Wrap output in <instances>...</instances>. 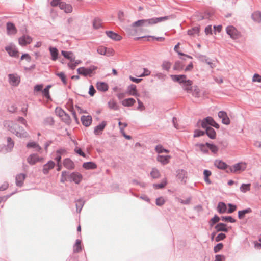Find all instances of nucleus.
Listing matches in <instances>:
<instances>
[{
    "mask_svg": "<svg viewBox=\"0 0 261 261\" xmlns=\"http://www.w3.org/2000/svg\"><path fill=\"white\" fill-rule=\"evenodd\" d=\"M3 125L6 128L18 137L27 138L29 136L22 126L13 121L5 120L3 122Z\"/></svg>",
    "mask_w": 261,
    "mask_h": 261,
    "instance_id": "nucleus-1",
    "label": "nucleus"
},
{
    "mask_svg": "<svg viewBox=\"0 0 261 261\" xmlns=\"http://www.w3.org/2000/svg\"><path fill=\"white\" fill-rule=\"evenodd\" d=\"M170 17V16H166L160 17H153L147 19H140L133 22L132 26L133 27H135L152 25L159 22L167 20Z\"/></svg>",
    "mask_w": 261,
    "mask_h": 261,
    "instance_id": "nucleus-2",
    "label": "nucleus"
},
{
    "mask_svg": "<svg viewBox=\"0 0 261 261\" xmlns=\"http://www.w3.org/2000/svg\"><path fill=\"white\" fill-rule=\"evenodd\" d=\"M68 177L69 181L74 182L76 184H80L83 178L82 175L77 172L70 173L68 171Z\"/></svg>",
    "mask_w": 261,
    "mask_h": 261,
    "instance_id": "nucleus-3",
    "label": "nucleus"
},
{
    "mask_svg": "<svg viewBox=\"0 0 261 261\" xmlns=\"http://www.w3.org/2000/svg\"><path fill=\"white\" fill-rule=\"evenodd\" d=\"M97 67L95 66H91L89 67L85 68L84 67H80L77 69V72L79 74L86 76L90 75L93 72L96 70Z\"/></svg>",
    "mask_w": 261,
    "mask_h": 261,
    "instance_id": "nucleus-4",
    "label": "nucleus"
},
{
    "mask_svg": "<svg viewBox=\"0 0 261 261\" xmlns=\"http://www.w3.org/2000/svg\"><path fill=\"white\" fill-rule=\"evenodd\" d=\"M226 33L232 39H237L240 37V34L239 31L232 25H229L226 28Z\"/></svg>",
    "mask_w": 261,
    "mask_h": 261,
    "instance_id": "nucleus-5",
    "label": "nucleus"
},
{
    "mask_svg": "<svg viewBox=\"0 0 261 261\" xmlns=\"http://www.w3.org/2000/svg\"><path fill=\"white\" fill-rule=\"evenodd\" d=\"M5 49L10 56L15 58L18 57V49L14 44L10 43L9 45L6 46Z\"/></svg>",
    "mask_w": 261,
    "mask_h": 261,
    "instance_id": "nucleus-6",
    "label": "nucleus"
},
{
    "mask_svg": "<svg viewBox=\"0 0 261 261\" xmlns=\"http://www.w3.org/2000/svg\"><path fill=\"white\" fill-rule=\"evenodd\" d=\"M242 163H238L233 165L232 166H229L228 169L226 170V172L230 173H234L240 170H244L246 168L245 165H244L243 167H242Z\"/></svg>",
    "mask_w": 261,
    "mask_h": 261,
    "instance_id": "nucleus-7",
    "label": "nucleus"
},
{
    "mask_svg": "<svg viewBox=\"0 0 261 261\" xmlns=\"http://www.w3.org/2000/svg\"><path fill=\"white\" fill-rule=\"evenodd\" d=\"M32 41V38L31 36L27 35H24L19 38L18 42L21 46H25L30 44Z\"/></svg>",
    "mask_w": 261,
    "mask_h": 261,
    "instance_id": "nucleus-8",
    "label": "nucleus"
},
{
    "mask_svg": "<svg viewBox=\"0 0 261 261\" xmlns=\"http://www.w3.org/2000/svg\"><path fill=\"white\" fill-rule=\"evenodd\" d=\"M218 117L222 119V123L225 125L230 124V120L226 112L220 111L218 114Z\"/></svg>",
    "mask_w": 261,
    "mask_h": 261,
    "instance_id": "nucleus-9",
    "label": "nucleus"
},
{
    "mask_svg": "<svg viewBox=\"0 0 261 261\" xmlns=\"http://www.w3.org/2000/svg\"><path fill=\"white\" fill-rule=\"evenodd\" d=\"M42 160V158H40L37 154H32L27 158V161L30 165H34L37 162H40Z\"/></svg>",
    "mask_w": 261,
    "mask_h": 261,
    "instance_id": "nucleus-10",
    "label": "nucleus"
},
{
    "mask_svg": "<svg viewBox=\"0 0 261 261\" xmlns=\"http://www.w3.org/2000/svg\"><path fill=\"white\" fill-rule=\"evenodd\" d=\"M214 165L215 167H216L218 169L221 170H226L228 169L229 166H228L226 163L224 162L223 161L221 160H216L214 161Z\"/></svg>",
    "mask_w": 261,
    "mask_h": 261,
    "instance_id": "nucleus-11",
    "label": "nucleus"
},
{
    "mask_svg": "<svg viewBox=\"0 0 261 261\" xmlns=\"http://www.w3.org/2000/svg\"><path fill=\"white\" fill-rule=\"evenodd\" d=\"M55 164L54 161L50 160L46 164H44L43 167L42 172L44 174H47L50 170L55 167Z\"/></svg>",
    "mask_w": 261,
    "mask_h": 261,
    "instance_id": "nucleus-12",
    "label": "nucleus"
},
{
    "mask_svg": "<svg viewBox=\"0 0 261 261\" xmlns=\"http://www.w3.org/2000/svg\"><path fill=\"white\" fill-rule=\"evenodd\" d=\"M177 177L184 184L186 182L187 172L184 169H178L176 171Z\"/></svg>",
    "mask_w": 261,
    "mask_h": 261,
    "instance_id": "nucleus-13",
    "label": "nucleus"
},
{
    "mask_svg": "<svg viewBox=\"0 0 261 261\" xmlns=\"http://www.w3.org/2000/svg\"><path fill=\"white\" fill-rule=\"evenodd\" d=\"M9 82L13 86H17L20 83L19 77L13 74H9L8 75Z\"/></svg>",
    "mask_w": 261,
    "mask_h": 261,
    "instance_id": "nucleus-14",
    "label": "nucleus"
},
{
    "mask_svg": "<svg viewBox=\"0 0 261 261\" xmlns=\"http://www.w3.org/2000/svg\"><path fill=\"white\" fill-rule=\"evenodd\" d=\"M170 77L172 81L179 84H182L183 82H185L187 78V76L185 74L171 75Z\"/></svg>",
    "mask_w": 261,
    "mask_h": 261,
    "instance_id": "nucleus-15",
    "label": "nucleus"
},
{
    "mask_svg": "<svg viewBox=\"0 0 261 261\" xmlns=\"http://www.w3.org/2000/svg\"><path fill=\"white\" fill-rule=\"evenodd\" d=\"M197 58L201 62H205L210 66L211 68H213L214 67V64L213 63L212 60L209 58H207L206 56L198 55H197Z\"/></svg>",
    "mask_w": 261,
    "mask_h": 261,
    "instance_id": "nucleus-16",
    "label": "nucleus"
},
{
    "mask_svg": "<svg viewBox=\"0 0 261 261\" xmlns=\"http://www.w3.org/2000/svg\"><path fill=\"white\" fill-rule=\"evenodd\" d=\"M107 125V122L105 121H103L101 123L97 125L94 129V133L96 135H99L102 133V132L105 129Z\"/></svg>",
    "mask_w": 261,
    "mask_h": 261,
    "instance_id": "nucleus-17",
    "label": "nucleus"
},
{
    "mask_svg": "<svg viewBox=\"0 0 261 261\" xmlns=\"http://www.w3.org/2000/svg\"><path fill=\"white\" fill-rule=\"evenodd\" d=\"M25 178V174L20 173L16 176L15 180L17 186L21 187L23 185V181Z\"/></svg>",
    "mask_w": 261,
    "mask_h": 261,
    "instance_id": "nucleus-18",
    "label": "nucleus"
},
{
    "mask_svg": "<svg viewBox=\"0 0 261 261\" xmlns=\"http://www.w3.org/2000/svg\"><path fill=\"white\" fill-rule=\"evenodd\" d=\"M81 120L83 125L88 127L92 123V117L90 115H83L81 118Z\"/></svg>",
    "mask_w": 261,
    "mask_h": 261,
    "instance_id": "nucleus-19",
    "label": "nucleus"
},
{
    "mask_svg": "<svg viewBox=\"0 0 261 261\" xmlns=\"http://www.w3.org/2000/svg\"><path fill=\"white\" fill-rule=\"evenodd\" d=\"M63 164L64 167L69 170H72L75 168L74 162L69 158H66L64 159Z\"/></svg>",
    "mask_w": 261,
    "mask_h": 261,
    "instance_id": "nucleus-20",
    "label": "nucleus"
},
{
    "mask_svg": "<svg viewBox=\"0 0 261 261\" xmlns=\"http://www.w3.org/2000/svg\"><path fill=\"white\" fill-rule=\"evenodd\" d=\"M106 34L109 38L115 41H119L122 39L121 36L112 31H107Z\"/></svg>",
    "mask_w": 261,
    "mask_h": 261,
    "instance_id": "nucleus-21",
    "label": "nucleus"
},
{
    "mask_svg": "<svg viewBox=\"0 0 261 261\" xmlns=\"http://www.w3.org/2000/svg\"><path fill=\"white\" fill-rule=\"evenodd\" d=\"M60 8L63 10L66 13H71L72 11V7L70 4H66L65 2H61L60 4Z\"/></svg>",
    "mask_w": 261,
    "mask_h": 261,
    "instance_id": "nucleus-22",
    "label": "nucleus"
},
{
    "mask_svg": "<svg viewBox=\"0 0 261 261\" xmlns=\"http://www.w3.org/2000/svg\"><path fill=\"white\" fill-rule=\"evenodd\" d=\"M61 54L65 58L69 60L70 62L75 61V57L73 53L71 51L62 50Z\"/></svg>",
    "mask_w": 261,
    "mask_h": 261,
    "instance_id": "nucleus-23",
    "label": "nucleus"
},
{
    "mask_svg": "<svg viewBox=\"0 0 261 261\" xmlns=\"http://www.w3.org/2000/svg\"><path fill=\"white\" fill-rule=\"evenodd\" d=\"M49 50L51 55V59L53 61H56L58 58L59 51L58 49L55 47L50 46Z\"/></svg>",
    "mask_w": 261,
    "mask_h": 261,
    "instance_id": "nucleus-24",
    "label": "nucleus"
},
{
    "mask_svg": "<svg viewBox=\"0 0 261 261\" xmlns=\"http://www.w3.org/2000/svg\"><path fill=\"white\" fill-rule=\"evenodd\" d=\"M215 229L217 232H228V229L227 228V225L224 223H219L215 226Z\"/></svg>",
    "mask_w": 261,
    "mask_h": 261,
    "instance_id": "nucleus-25",
    "label": "nucleus"
},
{
    "mask_svg": "<svg viewBox=\"0 0 261 261\" xmlns=\"http://www.w3.org/2000/svg\"><path fill=\"white\" fill-rule=\"evenodd\" d=\"M205 134L211 139H215L216 138V133L215 129L212 127L206 128L205 130Z\"/></svg>",
    "mask_w": 261,
    "mask_h": 261,
    "instance_id": "nucleus-26",
    "label": "nucleus"
},
{
    "mask_svg": "<svg viewBox=\"0 0 261 261\" xmlns=\"http://www.w3.org/2000/svg\"><path fill=\"white\" fill-rule=\"evenodd\" d=\"M96 88L98 90L101 92H106L108 90V84L103 82H98L96 84Z\"/></svg>",
    "mask_w": 261,
    "mask_h": 261,
    "instance_id": "nucleus-27",
    "label": "nucleus"
},
{
    "mask_svg": "<svg viewBox=\"0 0 261 261\" xmlns=\"http://www.w3.org/2000/svg\"><path fill=\"white\" fill-rule=\"evenodd\" d=\"M252 20L256 23L261 22V12L256 11L254 12L251 15Z\"/></svg>",
    "mask_w": 261,
    "mask_h": 261,
    "instance_id": "nucleus-28",
    "label": "nucleus"
},
{
    "mask_svg": "<svg viewBox=\"0 0 261 261\" xmlns=\"http://www.w3.org/2000/svg\"><path fill=\"white\" fill-rule=\"evenodd\" d=\"M127 92L130 95L138 96V94L136 86L134 84H131L127 87Z\"/></svg>",
    "mask_w": 261,
    "mask_h": 261,
    "instance_id": "nucleus-29",
    "label": "nucleus"
},
{
    "mask_svg": "<svg viewBox=\"0 0 261 261\" xmlns=\"http://www.w3.org/2000/svg\"><path fill=\"white\" fill-rule=\"evenodd\" d=\"M226 204L223 202H219L217 206V211L220 214H224L227 212Z\"/></svg>",
    "mask_w": 261,
    "mask_h": 261,
    "instance_id": "nucleus-30",
    "label": "nucleus"
},
{
    "mask_svg": "<svg viewBox=\"0 0 261 261\" xmlns=\"http://www.w3.org/2000/svg\"><path fill=\"white\" fill-rule=\"evenodd\" d=\"M7 30L9 34H15L17 32V30L15 25L10 22L7 23Z\"/></svg>",
    "mask_w": 261,
    "mask_h": 261,
    "instance_id": "nucleus-31",
    "label": "nucleus"
},
{
    "mask_svg": "<svg viewBox=\"0 0 261 261\" xmlns=\"http://www.w3.org/2000/svg\"><path fill=\"white\" fill-rule=\"evenodd\" d=\"M83 167L87 170L95 169L97 168V165L93 162H85L83 164Z\"/></svg>",
    "mask_w": 261,
    "mask_h": 261,
    "instance_id": "nucleus-32",
    "label": "nucleus"
},
{
    "mask_svg": "<svg viewBox=\"0 0 261 261\" xmlns=\"http://www.w3.org/2000/svg\"><path fill=\"white\" fill-rule=\"evenodd\" d=\"M252 212V210L251 208L248 207L247 208L239 211H238V218L239 219H243L245 215L247 214H249Z\"/></svg>",
    "mask_w": 261,
    "mask_h": 261,
    "instance_id": "nucleus-33",
    "label": "nucleus"
},
{
    "mask_svg": "<svg viewBox=\"0 0 261 261\" xmlns=\"http://www.w3.org/2000/svg\"><path fill=\"white\" fill-rule=\"evenodd\" d=\"M170 156L169 155H158L157 161L163 165H166L169 163V160Z\"/></svg>",
    "mask_w": 261,
    "mask_h": 261,
    "instance_id": "nucleus-34",
    "label": "nucleus"
},
{
    "mask_svg": "<svg viewBox=\"0 0 261 261\" xmlns=\"http://www.w3.org/2000/svg\"><path fill=\"white\" fill-rule=\"evenodd\" d=\"M136 102L135 99L133 98H128L124 99L122 104L124 107H130L134 105V104Z\"/></svg>",
    "mask_w": 261,
    "mask_h": 261,
    "instance_id": "nucleus-35",
    "label": "nucleus"
},
{
    "mask_svg": "<svg viewBox=\"0 0 261 261\" xmlns=\"http://www.w3.org/2000/svg\"><path fill=\"white\" fill-rule=\"evenodd\" d=\"M196 146L198 147L200 151L203 153L208 154L209 153L208 147L206 145V143L205 144L197 143L196 144Z\"/></svg>",
    "mask_w": 261,
    "mask_h": 261,
    "instance_id": "nucleus-36",
    "label": "nucleus"
},
{
    "mask_svg": "<svg viewBox=\"0 0 261 261\" xmlns=\"http://www.w3.org/2000/svg\"><path fill=\"white\" fill-rule=\"evenodd\" d=\"M75 202L76 211L78 213H80L85 204V201L83 199L81 198L76 200Z\"/></svg>",
    "mask_w": 261,
    "mask_h": 261,
    "instance_id": "nucleus-37",
    "label": "nucleus"
},
{
    "mask_svg": "<svg viewBox=\"0 0 261 261\" xmlns=\"http://www.w3.org/2000/svg\"><path fill=\"white\" fill-rule=\"evenodd\" d=\"M206 145L208 147V150H210L214 154H216L218 152L219 148L216 145L206 142Z\"/></svg>",
    "mask_w": 261,
    "mask_h": 261,
    "instance_id": "nucleus-38",
    "label": "nucleus"
},
{
    "mask_svg": "<svg viewBox=\"0 0 261 261\" xmlns=\"http://www.w3.org/2000/svg\"><path fill=\"white\" fill-rule=\"evenodd\" d=\"M167 184L166 178H165L161 183L153 184L152 186L156 189H161L164 188Z\"/></svg>",
    "mask_w": 261,
    "mask_h": 261,
    "instance_id": "nucleus-39",
    "label": "nucleus"
},
{
    "mask_svg": "<svg viewBox=\"0 0 261 261\" xmlns=\"http://www.w3.org/2000/svg\"><path fill=\"white\" fill-rule=\"evenodd\" d=\"M27 147L28 148H35L36 150L38 152L41 150V147L35 142L28 143V144H27Z\"/></svg>",
    "mask_w": 261,
    "mask_h": 261,
    "instance_id": "nucleus-40",
    "label": "nucleus"
},
{
    "mask_svg": "<svg viewBox=\"0 0 261 261\" xmlns=\"http://www.w3.org/2000/svg\"><path fill=\"white\" fill-rule=\"evenodd\" d=\"M184 64L180 61H176L173 66V70L181 71L183 69Z\"/></svg>",
    "mask_w": 261,
    "mask_h": 261,
    "instance_id": "nucleus-41",
    "label": "nucleus"
},
{
    "mask_svg": "<svg viewBox=\"0 0 261 261\" xmlns=\"http://www.w3.org/2000/svg\"><path fill=\"white\" fill-rule=\"evenodd\" d=\"M81 243V240H80L79 239H77L76 240L75 243L74 245L73 252L77 253V252H80L82 250Z\"/></svg>",
    "mask_w": 261,
    "mask_h": 261,
    "instance_id": "nucleus-42",
    "label": "nucleus"
},
{
    "mask_svg": "<svg viewBox=\"0 0 261 261\" xmlns=\"http://www.w3.org/2000/svg\"><path fill=\"white\" fill-rule=\"evenodd\" d=\"M220 220H221V218H220L217 215H215L209 221V225L210 227H213Z\"/></svg>",
    "mask_w": 261,
    "mask_h": 261,
    "instance_id": "nucleus-43",
    "label": "nucleus"
},
{
    "mask_svg": "<svg viewBox=\"0 0 261 261\" xmlns=\"http://www.w3.org/2000/svg\"><path fill=\"white\" fill-rule=\"evenodd\" d=\"M172 65V63L167 61H164L162 64V69L168 71L170 69Z\"/></svg>",
    "mask_w": 261,
    "mask_h": 261,
    "instance_id": "nucleus-44",
    "label": "nucleus"
},
{
    "mask_svg": "<svg viewBox=\"0 0 261 261\" xmlns=\"http://www.w3.org/2000/svg\"><path fill=\"white\" fill-rule=\"evenodd\" d=\"M7 140L8 144L7 145L6 149L8 151H10L14 147V143L12 141V138L10 137H8L7 138Z\"/></svg>",
    "mask_w": 261,
    "mask_h": 261,
    "instance_id": "nucleus-45",
    "label": "nucleus"
},
{
    "mask_svg": "<svg viewBox=\"0 0 261 261\" xmlns=\"http://www.w3.org/2000/svg\"><path fill=\"white\" fill-rule=\"evenodd\" d=\"M199 32V28L197 27H195L191 29H189L187 31V34L189 35L192 36L195 34H197Z\"/></svg>",
    "mask_w": 261,
    "mask_h": 261,
    "instance_id": "nucleus-46",
    "label": "nucleus"
},
{
    "mask_svg": "<svg viewBox=\"0 0 261 261\" xmlns=\"http://www.w3.org/2000/svg\"><path fill=\"white\" fill-rule=\"evenodd\" d=\"M101 20L100 18L97 17L94 18L93 21V26L96 29H98L101 27Z\"/></svg>",
    "mask_w": 261,
    "mask_h": 261,
    "instance_id": "nucleus-47",
    "label": "nucleus"
},
{
    "mask_svg": "<svg viewBox=\"0 0 261 261\" xmlns=\"http://www.w3.org/2000/svg\"><path fill=\"white\" fill-rule=\"evenodd\" d=\"M251 184H242L240 187V190L241 192L245 193L248 191L250 189Z\"/></svg>",
    "mask_w": 261,
    "mask_h": 261,
    "instance_id": "nucleus-48",
    "label": "nucleus"
},
{
    "mask_svg": "<svg viewBox=\"0 0 261 261\" xmlns=\"http://www.w3.org/2000/svg\"><path fill=\"white\" fill-rule=\"evenodd\" d=\"M150 175L153 178L156 179L160 177V173L157 169L153 168L150 172Z\"/></svg>",
    "mask_w": 261,
    "mask_h": 261,
    "instance_id": "nucleus-49",
    "label": "nucleus"
},
{
    "mask_svg": "<svg viewBox=\"0 0 261 261\" xmlns=\"http://www.w3.org/2000/svg\"><path fill=\"white\" fill-rule=\"evenodd\" d=\"M56 75L61 79L62 82H63L64 85H66L67 84L66 75L63 72L57 73Z\"/></svg>",
    "mask_w": 261,
    "mask_h": 261,
    "instance_id": "nucleus-50",
    "label": "nucleus"
},
{
    "mask_svg": "<svg viewBox=\"0 0 261 261\" xmlns=\"http://www.w3.org/2000/svg\"><path fill=\"white\" fill-rule=\"evenodd\" d=\"M68 171H63L61 174V177L60 179V181L62 183H64L66 181H68Z\"/></svg>",
    "mask_w": 261,
    "mask_h": 261,
    "instance_id": "nucleus-51",
    "label": "nucleus"
},
{
    "mask_svg": "<svg viewBox=\"0 0 261 261\" xmlns=\"http://www.w3.org/2000/svg\"><path fill=\"white\" fill-rule=\"evenodd\" d=\"M221 219L227 222L235 223L236 222V219L230 216H221Z\"/></svg>",
    "mask_w": 261,
    "mask_h": 261,
    "instance_id": "nucleus-52",
    "label": "nucleus"
},
{
    "mask_svg": "<svg viewBox=\"0 0 261 261\" xmlns=\"http://www.w3.org/2000/svg\"><path fill=\"white\" fill-rule=\"evenodd\" d=\"M61 118L63 122L67 124H69L71 122L70 116L66 113Z\"/></svg>",
    "mask_w": 261,
    "mask_h": 261,
    "instance_id": "nucleus-53",
    "label": "nucleus"
},
{
    "mask_svg": "<svg viewBox=\"0 0 261 261\" xmlns=\"http://www.w3.org/2000/svg\"><path fill=\"white\" fill-rule=\"evenodd\" d=\"M54 121L51 117H48L44 119L43 123L46 125H52L54 124Z\"/></svg>",
    "mask_w": 261,
    "mask_h": 261,
    "instance_id": "nucleus-54",
    "label": "nucleus"
},
{
    "mask_svg": "<svg viewBox=\"0 0 261 261\" xmlns=\"http://www.w3.org/2000/svg\"><path fill=\"white\" fill-rule=\"evenodd\" d=\"M223 244L222 243H219L214 247L213 250L214 253H216L219 252L223 247Z\"/></svg>",
    "mask_w": 261,
    "mask_h": 261,
    "instance_id": "nucleus-55",
    "label": "nucleus"
},
{
    "mask_svg": "<svg viewBox=\"0 0 261 261\" xmlns=\"http://www.w3.org/2000/svg\"><path fill=\"white\" fill-rule=\"evenodd\" d=\"M192 95L196 97H200V90L198 86H195L192 92Z\"/></svg>",
    "mask_w": 261,
    "mask_h": 261,
    "instance_id": "nucleus-56",
    "label": "nucleus"
},
{
    "mask_svg": "<svg viewBox=\"0 0 261 261\" xmlns=\"http://www.w3.org/2000/svg\"><path fill=\"white\" fill-rule=\"evenodd\" d=\"M108 106H109V107L111 109H113L114 110H118V106L117 103L114 101H109Z\"/></svg>",
    "mask_w": 261,
    "mask_h": 261,
    "instance_id": "nucleus-57",
    "label": "nucleus"
},
{
    "mask_svg": "<svg viewBox=\"0 0 261 261\" xmlns=\"http://www.w3.org/2000/svg\"><path fill=\"white\" fill-rule=\"evenodd\" d=\"M228 207H229L228 210H227V213L228 214H231V213H232L237 209L236 205H234L233 204L229 203L228 204Z\"/></svg>",
    "mask_w": 261,
    "mask_h": 261,
    "instance_id": "nucleus-58",
    "label": "nucleus"
},
{
    "mask_svg": "<svg viewBox=\"0 0 261 261\" xmlns=\"http://www.w3.org/2000/svg\"><path fill=\"white\" fill-rule=\"evenodd\" d=\"M205 134V130L196 129L194 130V137H199Z\"/></svg>",
    "mask_w": 261,
    "mask_h": 261,
    "instance_id": "nucleus-59",
    "label": "nucleus"
},
{
    "mask_svg": "<svg viewBox=\"0 0 261 261\" xmlns=\"http://www.w3.org/2000/svg\"><path fill=\"white\" fill-rule=\"evenodd\" d=\"M165 200L163 197H160L156 199L155 203L158 206H161L165 203Z\"/></svg>",
    "mask_w": 261,
    "mask_h": 261,
    "instance_id": "nucleus-60",
    "label": "nucleus"
},
{
    "mask_svg": "<svg viewBox=\"0 0 261 261\" xmlns=\"http://www.w3.org/2000/svg\"><path fill=\"white\" fill-rule=\"evenodd\" d=\"M97 51L99 54L106 55L107 54V48L103 46H100L97 48Z\"/></svg>",
    "mask_w": 261,
    "mask_h": 261,
    "instance_id": "nucleus-61",
    "label": "nucleus"
},
{
    "mask_svg": "<svg viewBox=\"0 0 261 261\" xmlns=\"http://www.w3.org/2000/svg\"><path fill=\"white\" fill-rule=\"evenodd\" d=\"M226 237V236L225 233H220L218 234L217 237L215 238V241L216 242H219L220 241L223 240L224 239H225Z\"/></svg>",
    "mask_w": 261,
    "mask_h": 261,
    "instance_id": "nucleus-62",
    "label": "nucleus"
},
{
    "mask_svg": "<svg viewBox=\"0 0 261 261\" xmlns=\"http://www.w3.org/2000/svg\"><path fill=\"white\" fill-rule=\"evenodd\" d=\"M55 112L56 114L60 118H61L66 113V112L61 108H57Z\"/></svg>",
    "mask_w": 261,
    "mask_h": 261,
    "instance_id": "nucleus-63",
    "label": "nucleus"
},
{
    "mask_svg": "<svg viewBox=\"0 0 261 261\" xmlns=\"http://www.w3.org/2000/svg\"><path fill=\"white\" fill-rule=\"evenodd\" d=\"M252 81L254 82H261V76L257 73H255L252 77Z\"/></svg>",
    "mask_w": 261,
    "mask_h": 261,
    "instance_id": "nucleus-64",
    "label": "nucleus"
}]
</instances>
